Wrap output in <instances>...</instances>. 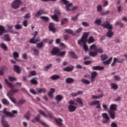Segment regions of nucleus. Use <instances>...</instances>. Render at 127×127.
Masks as SVG:
<instances>
[{
    "label": "nucleus",
    "instance_id": "13d9d810",
    "mask_svg": "<svg viewBox=\"0 0 127 127\" xmlns=\"http://www.w3.org/2000/svg\"><path fill=\"white\" fill-rule=\"evenodd\" d=\"M52 67V64H50L45 66V67L44 68V69L46 71H48V70H49V69H50V68H51Z\"/></svg>",
    "mask_w": 127,
    "mask_h": 127
},
{
    "label": "nucleus",
    "instance_id": "603ef678",
    "mask_svg": "<svg viewBox=\"0 0 127 127\" xmlns=\"http://www.w3.org/2000/svg\"><path fill=\"white\" fill-rule=\"evenodd\" d=\"M81 82L84 83V84H85L86 85H89L90 83V81L88 80V79H85V78H82L81 80Z\"/></svg>",
    "mask_w": 127,
    "mask_h": 127
},
{
    "label": "nucleus",
    "instance_id": "9d476101",
    "mask_svg": "<svg viewBox=\"0 0 127 127\" xmlns=\"http://www.w3.org/2000/svg\"><path fill=\"white\" fill-rule=\"evenodd\" d=\"M1 123L3 127H10L9 124H8L7 121L4 120V116H3L1 117Z\"/></svg>",
    "mask_w": 127,
    "mask_h": 127
},
{
    "label": "nucleus",
    "instance_id": "052dcab7",
    "mask_svg": "<svg viewBox=\"0 0 127 127\" xmlns=\"http://www.w3.org/2000/svg\"><path fill=\"white\" fill-rule=\"evenodd\" d=\"M39 112L40 113V115H41V116H43V117H45V118L47 117L46 116V114H45V112H44L43 110L40 109L39 110Z\"/></svg>",
    "mask_w": 127,
    "mask_h": 127
},
{
    "label": "nucleus",
    "instance_id": "3c124183",
    "mask_svg": "<svg viewBox=\"0 0 127 127\" xmlns=\"http://www.w3.org/2000/svg\"><path fill=\"white\" fill-rule=\"evenodd\" d=\"M13 56L14 59H15V60H17V59H16L19 58V54L17 52H14L13 53Z\"/></svg>",
    "mask_w": 127,
    "mask_h": 127
},
{
    "label": "nucleus",
    "instance_id": "6e6d98bb",
    "mask_svg": "<svg viewBox=\"0 0 127 127\" xmlns=\"http://www.w3.org/2000/svg\"><path fill=\"white\" fill-rule=\"evenodd\" d=\"M15 28L17 30H18L19 29H22V25H20L19 24H17L15 25Z\"/></svg>",
    "mask_w": 127,
    "mask_h": 127
},
{
    "label": "nucleus",
    "instance_id": "f704fd0d",
    "mask_svg": "<svg viewBox=\"0 0 127 127\" xmlns=\"http://www.w3.org/2000/svg\"><path fill=\"white\" fill-rule=\"evenodd\" d=\"M4 83L7 86V87H8V88H12L13 85L12 84H11V83L9 82H8V80H7V79L5 78L4 79Z\"/></svg>",
    "mask_w": 127,
    "mask_h": 127
},
{
    "label": "nucleus",
    "instance_id": "b1692460",
    "mask_svg": "<svg viewBox=\"0 0 127 127\" xmlns=\"http://www.w3.org/2000/svg\"><path fill=\"white\" fill-rule=\"evenodd\" d=\"M37 79V77H35L31 79L30 80V84H31V85H38V81L36 80Z\"/></svg>",
    "mask_w": 127,
    "mask_h": 127
},
{
    "label": "nucleus",
    "instance_id": "72a5a7b5",
    "mask_svg": "<svg viewBox=\"0 0 127 127\" xmlns=\"http://www.w3.org/2000/svg\"><path fill=\"white\" fill-rule=\"evenodd\" d=\"M37 91L39 94H45V93H46V89L45 88H38Z\"/></svg>",
    "mask_w": 127,
    "mask_h": 127
},
{
    "label": "nucleus",
    "instance_id": "c9c22d12",
    "mask_svg": "<svg viewBox=\"0 0 127 127\" xmlns=\"http://www.w3.org/2000/svg\"><path fill=\"white\" fill-rule=\"evenodd\" d=\"M89 33H90L89 32H84L81 37V38L87 41V38H88Z\"/></svg>",
    "mask_w": 127,
    "mask_h": 127
},
{
    "label": "nucleus",
    "instance_id": "338daca9",
    "mask_svg": "<svg viewBox=\"0 0 127 127\" xmlns=\"http://www.w3.org/2000/svg\"><path fill=\"white\" fill-rule=\"evenodd\" d=\"M31 17V16L30 15V13H28L25 14V15L24 16V18L25 19H28V18H30Z\"/></svg>",
    "mask_w": 127,
    "mask_h": 127
},
{
    "label": "nucleus",
    "instance_id": "09e8293b",
    "mask_svg": "<svg viewBox=\"0 0 127 127\" xmlns=\"http://www.w3.org/2000/svg\"><path fill=\"white\" fill-rule=\"evenodd\" d=\"M89 56H90L91 57H96V56L98 55V54L97 53L96 51H95V52H90L89 53Z\"/></svg>",
    "mask_w": 127,
    "mask_h": 127
},
{
    "label": "nucleus",
    "instance_id": "774afa93",
    "mask_svg": "<svg viewBox=\"0 0 127 127\" xmlns=\"http://www.w3.org/2000/svg\"><path fill=\"white\" fill-rule=\"evenodd\" d=\"M65 54H66V51H63V52H60L59 53V55H58V56H63L64 57Z\"/></svg>",
    "mask_w": 127,
    "mask_h": 127
},
{
    "label": "nucleus",
    "instance_id": "e433bc0d",
    "mask_svg": "<svg viewBox=\"0 0 127 127\" xmlns=\"http://www.w3.org/2000/svg\"><path fill=\"white\" fill-rule=\"evenodd\" d=\"M29 74L28 75V78H30V77H32V76H36V71L35 70H32L29 72Z\"/></svg>",
    "mask_w": 127,
    "mask_h": 127
},
{
    "label": "nucleus",
    "instance_id": "49530a36",
    "mask_svg": "<svg viewBox=\"0 0 127 127\" xmlns=\"http://www.w3.org/2000/svg\"><path fill=\"white\" fill-rule=\"evenodd\" d=\"M30 117H31V114L30 113V111H28L26 113V115L24 116V118L26 119L27 121H28L29 119H30Z\"/></svg>",
    "mask_w": 127,
    "mask_h": 127
},
{
    "label": "nucleus",
    "instance_id": "8fccbe9b",
    "mask_svg": "<svg viewBox=\"0 0 127 127\" xmlns=\"http://www.w3.org/2000/svg\"><path fill=\"white\" fill-rule=\"evenodd\" d=\"M95 24H96L98 26L101 25V24L102 23V20L100 19H96L94 22Z\"/></svg>",
    "mask_w": 127,
    "mask_h": 127
},
{
    "label": "nucleus",
    "instance_id": "39448f33",
    "mask_svg": "<svg viewBox=\"0 0 127 127\" xmlns=\"http://www.w3.org/2000/svg\"><path fill=\"white\" fill-rule=\"evenodd\" d=\"M12 113L6 111V108H4L3 111V114L5 115L6 117H9V118H12V117H14V115L17 114V111L12 110Z\"/></svg>",
    "mask_w": 127,
    "mask_h": 127
},
{
    "label": "nucleus",
    "instance_id": "f257e3e1",
    "mask_svg": "<svg viewBox=\"0 0 127 127\" xmlns=\"http://www.w3.org/2000/svg\"><path fill=\"white\" fill-rule=\"evenodd\" d=\"M101 26L104 27V28L108 29V31L106 33V36H107V37L112 38V37H113V35H114V32L112 31L113 29V25L110 24V22L108 21L104 22L103 24H101Z\"/></svg>",
    "mask_w": 127,
    "mask_h": 127
},
{
    "label": "nucleus",
    "instance_id": "a19ab883",
    "mask_svg": "<svg viewBox=\"0 0 127 127\" xmlns=\"http://www.w3.org/2000/svg\"><path fill=\"white\" fill-rule=\"evenodd\" d=\"M4 40L5 41L9 42L11 40L10 38H9V35L6 34L3 36Z\"/></svg>",
    "mask_w": 127,
    "mask_h": 127
},
{
    "label": "nucleus",
    "instance_id": "20e7f679",
    "mask_svg": "<svg viewBox=\"0 0 127 127\" xmlns=\"http://www.w3.org/2000/svg\"><path fill=\"white\" fill-rule=\"evenodd\" d=\"M21 0H14L11 3V7L13 8V9H17L19 8V6L20 4H21Z\"/></svg>",
    "mask_w": 127,
    "mask_h": 127
},
{
    "label": "nucleus",
    "instance_id": "a878e982",
    "mask_svg": "<svg viewBox=\"0 0 127 127\" xmlns=\"http://www.w3.org/2000/svg\"><path fill=\"white\" fill-rule=\"evenodd\" d=\"M112 61H113V57H111L107 61L103 62L102 63L104 65H110V64L112 63Z\"/></svg>",
    "mask_w": 127,
    "mask_h": 127
},
{
    "label": "nucleus",
    "instance_id": "c03bdc74",
    "mask_svg": "<svg viewBox=\"0 0 127 127\" xmlns=\"http://www.w3.org/2000/svg\"><path fill=\"white\" fill-rule=\"evenodd\" d=\"M44 45V43H43V42H41L37 44L36 48H38L39 49H41V48H43Z\"/></svg>",
    "mask_w": 127,
    "mask_h": 127
},
{
    "label": "nucleus",
    "instance_id": "393cba45",
    "mask_svg": "<svg viewBox=\"0 0 127 127\" xmlns=\"http://www.w3.org/2000/svg\"><path fill=\"white\" fill-rule=\"evenodd\" d=\"M68 53L69 55H70V56L71 57V58H73V59H78V56H77V55H76L74 52H69Z\"/></svg>",
    "mask_w": 127,
    "mask_h": 127
},
{
    "label": "nucleus",
    "instance_id": "f8f14e48",
    "mask_svg": "<svg viewBox=\"0 0 127 127\" xmlns=\"http://www.w3.org/2000/svg\"><path fill=\"white\" fill-rule=\"evenodd\" d=\"M40 41V37H38L37 38H31L29 42L32 44H36L37 42H39Z\"/></svg>",
    "mask_w": 127,
    "mask_h": 127
},
{
    "label": "nucleus",
    "instance_id": "a18cd8bd",
    "mask_svg": "<svg viewBox=\"0 0 127 127\" xmlns=\"http://www.w3.org/2000/svg\"><path fill=\"white\" fill-rule=\"evenodd\" d=\"M100 104V101L99 100H96V101H93L91 103H89V106H94V105H99Z\"/></svg>",
    "mask_w": 127,
    "mask_h": 127
},
{
    "label": "nucleus",
    "instance_id": "aec40b11",
    "mask_svg": "<svg viewBox=\"0 0 127 127\" xmlns=\"http://www.w3.org/2000/svg\"><path fill=\"white\" fill-rule=\"evenodd\" d=\"M64 33H68V34H70L71 35H73V36L76 35V34H74V31H73L72 29H65Z\"/></svg>",
    "mask_w": 127,
    "mask_h": 127
},
{
    "label": "nucleus",
    "instance_id": "bf43d9fd",
    "mask_svg": "<svg viewBox=\"0 0 127 127\" xmlns=\"http://www.w3.org/2000/svg\"><path fill=\"white\" fill-rule=\"evenodd\" d=\"M82 30H83V28L80 27L75 31L74 34H75V35H77V33H81Z\"/></svg>",
    "mask_w": 127,
    "mask_h": 127
},
{
    "label": "nucleus",
    "instance_id": "473e14b6",
    "mask_svg": "<svg viewBox=\"0 0 127 127\" xmlns=\"http://www.w3.org/2000/svg\"><path fill=\"white\" fill-rule=\"evenodd\" d=\"M0 47L5 51H7L8 50V48L7 47V46H6V45H5L3 43H1L0 44Z\"/></svg>",
    "mask_w": 127,
    "mask_h": 127
},
{
    "label": "nucleus",
    "instance_id": "412c9836",
    "mask_svg": "<svg viewBox=\"0 0 127 127\" xmlns=\"http://www.w3.org/2000/svg\"><path fill=\"white\" fill-rule=\"evenodd\" d=\"M6 31H5V29L4 27L2 25H0V36H2L4 33H5Z\"/></svg>",
    "mask_w": 127,
    "mask_h": 127
},
{
    "label": "nucleus",
    "instance_id": "79ce46f5",
    "mask_svg": "<svg viewBox=\"0 0 127 127\" xmlns=\"http://www.w3.org/2000/svg\"><path fill=\"white\" fill-rule=\"evenodd\" d=\"M69 21V19L67 18H64L63 19H62L61 21V23L62 25H64V24H66V23H68Z\"/></svg>",
    "mask_w": 127,
    "mask_h": 127
},
{
    "label": "nucleus",
    "instance_id": "4d7b16f0",
    "mask_svg": "<svg viewBox=\"0 0 127 127\" xmlns=\"http://www.w3.org/2000/svg\"><path fill=\"white\" fill-rule=\"evenodd\" d=\"M33 52L35 56H38L39 55V50L37 49H33Z\"/></svg>",
    "mask_w": 127,
    "mask_h": 127
},
{
    "label": "nucleus",
    "instance_id": "a211bd4d",
    "mask_svg": "<svg viewBox=\"0 0 127 127\" xmlns=\"http://www.w3.org/2000/svg\"><path fill=\"white\" fill-rule=\"evenodd\" d=\"M55 122L56 123L57 125L59 126V127H61L63 125L62 123L63 122V120L60 118H55Z\"/></svg>",
    "mask_w": 127,
    "mask_h": 127
},
{
    "label": "nucleus",
    "instance_id": "69168bd1",
    "mask_svg": "<svg viewBox=\"0 0 127 127\" xmlns=\"http://www.w3.org/2000/svg\"><path fill=\"white\" fill-rule=\"evenodd\" d=\"M116 25H120V27H123L124 23L121 21H118L116 22Z\"/></svg>",
    "mask_w": 127,
    "mask_h": 127
},
{
    "label": "nucleus",
    "instance_id": "ea45409f",
    "mask_svg": "<svg viewBox=\"0 0 127 127\" xmlns=\"http://www.w3.org/2000/svg\"><path fill=\"white\" fill-rule=\"evenodd\" d=\"M1 102L3 105H5V106H8L9 105V102L5 98H3L1 100Z\"/></svg>",
    "mask_w": 127,
    "mask_h": 127
},
{
    "label": "nucleus",
    "instance_id": "0eeeda50",
    "mask_svg": "<svg viewBox=\"0 0 127 127\" xmlns=\"http://www.w3.org/2000/svg\"><path fill=\"white\" fill-rule=\"evenodd\" d=\"M98 76V72L97 71H92L91 73L90 81L91 83H95L96 81V78Z\"/></svg>",
    "mask_w": 127,
    "mask_h": 127
},
{
    "label": "nucleus",
    "instance_id": "4c0bfd02",
    "mask_svg": "<svg viewBox=\"0 0 127 127\" xmlns=\"http://www.w3.org/2000/svg\"><path fill=\"white\" fill-rule=\"evenodd\" d=\"M51 18L54 20V21H56V22H59V17L56 14H54L51 16Z\"/></svg>",
    "mask_w": 127,
    "mask_h": 127
},
{
    "label": "nucleus",
    "instance_id": "dca6fc26",
    "mask_svg": "<svg viewBox=\"0 0 127 127\" xmlns=\"http://www.w3.org/2000/svg\"><path fill=\"white\" fill-rule=\"evenodd\" d=\"M68 109L69 112L70 113H73V112H75L76 111V109H77V107L73 105H69L68 106Z\"/></svg>",
    "mask_w": 127,
    "mask_h": 127
},
{
    "label": "nucleus",
    "instance_id": "6ab92c4d",
    "mask_svg": "<svg viewBox=\"0 0 127 127\" xmlns=\"http://www.w3.org/2000/svg\"><path fill=\"white\" fill-rule=\"evenodd\" d=\"M19 91V90L17 89H11L10 91L7 93V95H9V96H12L13 94H15V93L18 92Z\"/></svg>",
    "mask_w": 127,
    "mask_h": 127
},
{
    "label": "nucleus",
    "instance_id": "0e129e2a",
    "mask_svg": "<svg viewBox=\"0 0 127 127\" xmlns=\"http://www.w3.org/2000/svg\"><path fill=\"white\" fill-rule=\"evenodd\" d=\"M8 79L10 82H13V81L16 80V78L13 76H8Z\"/></svg>",
    "mask_w": 127,
    "mask_h": 127
},
{
    "label": "nucleus",
    "instance_id": "2eb2a0df",
    "mask_svg": "<svg viewBox=\"0 0 127 127\" xmlns=\"http://www.w3.org/2000/svg\"><path fill=\"white\" fill-rule=\"evenodd\" d=\"M74 68V66H66L64 68V72H72Z\"/></svg>",
    "mask_w": 127,
    "mask_h": 127
},
{
    "label": "nucleus",
    "instance_id": "864d4df0",
    "mask_svg": "<svg viewBox=\"0 0 127 127\" xmlns=\"http://www.w3.org/2000/svg\"><path fill=\"white\" fill-rule=\"evenodd\" d=\"M81 94H83V92L80 90H79L77 93H71V95L72 96V97H77L78 95H81Z\"/></svg>",
    "mask_w": 127,
    "mask_h": 127
},
{
    "label": "nucleus",
    "instance_id": "c756f323",
    "mask_svg": "<svg viewBox=\"0 0 127 127\" xmlns=\"http://www.w3.org/2000/svg\"><path fill=\"white\" fill-rule=\"evenodd\" d=\"M111 89L115 90V91H117L118 89H119V85L115 83H111Z\"/></svg>",
    "mask_w": 127,
    "mask_h": 127
},
{
    "label": "nucleus",
    "instance_id": "c85d7f7f",
    "mask_svg": "<svg viewBox=\"0 0 127 127\" xmlns=\"http://www.w3.org/2000/svg\"><path fill=\"white\" fill-rule=\"evenodd\" d=\"M86 41H85L84 39L81 38L80 40H79L77 41V44H78V45L82 46V45H84V44H85V43H86Z\"/></svg>",
    "mask_w": 127,
    "mask_h": 127
},
{
    "label": "nucleus",
    "instance_id": "58836bf2",
    "mask_svg": "<svg viewBox=\"0 0 127 127\" xmlns=\"http://www.w3.org/2000/svg\"><path fill=\"white\" fill-rule=\"evenodd\" d=\"M95 38H94V37L91 36L89 37L88 40V43L89 44H91V43H94L95 42Z\"/></svg>",
    "mask_w": 127,
    "mask_h": 127
},
{
    "label": "nucleus",
    "instance_id": "5701e85b",
    "mask_svg": "<svg viewBox=\"0 0 127 127\" xmlns=\"http://www.w3.org/2000/svg\"><path fill=\"white\" fill-rule=\"evenodd\" d=\"M76 102L79 105L80 107H83L84 106V104L83 103V100L81 98L77 97L76 99Z\"/></svg>",
    "mask_w": 127,
    "mask_h": 127
},
{
    "label": "nucleus",
    "instance_id": "423d86ee",
    "mask_svg": "<svg viewBox=\"0 0 127 127\" xmlns=\"http://www.w3.org/2000/svg\"><path fill=\"white\" fill-rule=\"evenodd\" d=\"M102 116L104 119L102 121L103 124H108V123H109V121H110V117H109L108 114L104 113L102 114Z\"/></svg>",
    "mask_w": 127,
    "mask_h": 127
},
{
    "label": "nucleus",
    "instance_id": "e2e57ef3",
    "mask_svg": "<svg viewBox=\"0 0 127 127\" xmlns=\"http://www.w3.org/2000/svg\"><path fill=\"white\" fill-rule=\"evenodd\" d=\"M41 19L45 20L46 22H48V21H49V18L48 17L41 16Z\"/></svg>",
    "mask_w": 127,
    "mask_h": 127
},
{
    "label": "nucleus",
    "instance_id": "6e6552de",
    "mask_svg": "<svg viewBox=\"0 0 127 127\" xmlns=\"http://www.w3.org/2000/svg\"><path fill=\"white\" fill-rule=\"evenodd\" d=\"M59 52H60V49L57 47H55L52 49L51 54H52L53 56H55V55H58L59 54Z\"/></svg>",
    "mask_w": 127,
    "mask_h": 127
},
{
    "label": "nucleus",
    "instance_id": "1a4fd4ad",
    "mask_svg": "<svg viewBox=\"0 0 127 127\" xmlns=\"http://www.w3.org/2000/svg\"><path fill=\"white\" fill-rule=\"evenodd\" d=\"M49 30L52 31L53 33L56 32V28H55V25L53 23H50L49 25Z\"/></svg>",
    "mask_w": 127,
    "mask_h": 127
},
{
    "label": "nucleus",
    "instance_id": "2f4dec72",
    "mask_svg": "<svg viewBox=\"0 0 127 127\" xmlns=\"http://www.w3.org/2000/svg\"><path fill=\"white\" fill-rule=\"evenodd\" d=\"M51 80H53L54 81H55V80H58L59 79H60L61 77L60 75H57V74H54L51 76Z\"/></svg>",
    "mask_w": 127,
    "mask_h": 127
},
{
    "label": "nucleus",
    "instance_id": "cd10ccee",
    "mask_svg": "<svg viewBox=\"0 0 127 127\" xmlns=\"http://www.w3.org/2000/svg\"><path fill=\"white\" fill-rule=\"evenodd\" d=\"M75 80H74L72 78L68 77L65 79V83L66 84H72V83H74Z\"/></svg>",
    "mask_w": 127,
    "mask_h": 127
},
{
    "label": "nucleus",
    "instance_id": "7ed1b4c3",
    "mask_svg": "<svg viewBox=\"0 0 127 127\" xmlns=\"http://www.w3.org/2000/svg\"><path fill=\"white\" fill-rule=\"evenodd\" d=\"M110 110H108V113L112 120L116 119V112L118 110V105L117 104H111L110 106Z\"/></svg>",
    "mask_w": 127,
    "mask_h": 127
},
{
    "label": "nucleus",
    "instance_id": "4468645a",
    "mask_svg": "<svg viewBox=\"0 0 127 127\" xmlns=\"http://www.w3.org/2000/svg\"><path fill=\"white\" fill-rule=\"evenodd\" d=\"M45 12L44 11V10L42 9H40L38 11H37L35 13V16L36 17H39L40 15L42 14H45Z\"/></svg>",
    "mask_w": 127,
    "mask_h": 127
},
{
    "label": "nucleus",
    "instance_id": "4be33fe9",
    "mask_svg": "<svg viewBox=\"0 0 127 127\" xmlns=\"http://www.w3.org/2000/svg\"><path fill=\"white\" fill-rule=\"evenodd\" d=\"M37 122L40 123L43 126H46V124L43 122V121L40 120V115L38 114L37 117L35 118Z\"/></svg>",
    "mask_w": 127,
    "mask_h": 127
},
{
    "label": "nucleus",
    "instance_id": "7c9ffc66",
    "mask_svg": "<svg viewBox=\"0 0 127 127\" xmlns=\"http://www.w3.org/2000/svg\"><path fill=\"white\" fill-rule=\"evenodd\" d=\"M103 97H104V94H98L97 96H95V95L92 96V99H93V100H95V99H101L103 98Z\"/></svg>",
    "mask_w": 127,
    "mask_h": 127
},
{
    "label": "nucleus",
    "instance_id": "f3484780",
    "mask_svg": "<svg viewBox=\"0 0 127 127\" xmlns=\"http://www.w3.org/2000/svg\"><path fill=\"white\" fill-rule=\"evenodd\" d=\"M64 99L63 96L59 94L58 95H57L56 96V97L55 98V100H56V101H57V103H59V102H61V101H62Z\"/></svg>",
    "mask_w": 127,
    "mask_h": 127
},
{
    "label": "nucleus",
    "instance_id": "bb28decb",
    "mask_svg": "<svg viewBox=\"0 0 127 127\" xmlns=\"http://www.w3.org/2000/svg\"><path fill=\"white\" fill-rule=\"evenodd\" d=\"M92 69L93 70H98L99 71H102V70H104V69H105V67L97 65L93 66Z\"/></svg>",
    "mask_w": 127,
    "mask_h": 127
},
{
    "label": "nucleus",
    "instance_id": "37998d69",
    "mask_svg": "<svg viewBox=\"0 0 127 127\" xmlns=\"http://www.w3.org/2000/svg\"><path fill=\"white\" fill-rule=\"evenodd\" d=\"M101 57V61H105V60H107V59H108V58H109V57L108 56V55H106V54H102L100 56Z\"/></svg>",
    "mask_w": 127,
    "mask_h": 127
},
{
    "label": "nucleus",
    "instance_id": "ddd939ff",
    "mask_svg": "<svg viewBox=\"0 0 127 127\" xmlns=\"http://www.w3.org/2000/svg\"><path fill=\"white\" fill-rule=\"evenodd\" d=\"M13 70L17 74H20V73H21V68L17 65H14Z\"/></svg>",
    "mask_w": 127,
    "mask_h": 127
},
{
    "label": "nucleus",
    "instance_id": "f03ea898",
    "mask_svg": "<svg viewBox=\"0 0 127 127\" xmlns=\"http://www.w3.org/2000/svg\"><path fill=\"white\" fill-rule=\"evenodd\" d=\"M60 2H63L65 5V8L66 11H73L78 9V6H73L72 3H69L67 0H61Z\"/></svg>",
    "mask_w": 127,
    "mask_h": 127
},
{
    "label": "nucleus",
    "instance_id": "de8ad7c7",
    "mask_svg": "<svg viewBox=\"0 0 127 127\" xmlns=\"http://www.w3.org/2000/svg\"><path fill=\"white\" fill-rule=\"evenodd\" d=\"M96 52H97V54L100 53V54H102V53H104V50H103V49L102 48L99 47L96 48V50H95Z\"/></svg>",
    "mask_w": 127,
    "mask_h": 127
},
{
    "label": "nucleus",
    "instance_id": "9b49d317",
    "mask_svg": "<svg viewBox=\"0 0 127 127\" xmlns=\"http://www.w3.org/2000/svg\"><path fill=\"white\" fill-rule=\"evenodd\" d=\"M124 61V60H120L119 59H117V58H114L113 59V62L111 64V67H114L115 65H116V63L118 62V63H123V62Z\"/></svg>",
    "mask_w": 127,
    "mask_h": 127
},
{
    "label": "nucleus",
    "instance_id": "680f3d73",
    "mask_svg": "<svg viewBox=\"0 0 127 127\" xmlns=\"http://www.w3.org/2000/svg\"><path fill=\"white\" fill-rule=\"evenodd\" d=\"M97 9L98 12H101L103 10V7L101 5H97Z\"/></svg>",
    "mask_w": 127,
    "mask_h": 127
},
{
    "label": "nucleus",
    "instance_id": "5fc2aeb1",
    "mask_svg": "<svg viewBox=\"0 0 127 127\" xmlns=\"http://www.w3.org/2000/svg\"><path fill=\"white\" fill-rule=\"evenodd\" d=\"M79 15H80V14H77L74 17H72L71 20H72V21H77V20H78V17H79Z\"/></svg>",
    "mask_w": 127,
    "mask_h": 127
}]
</instances>
